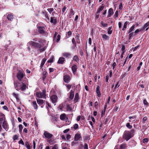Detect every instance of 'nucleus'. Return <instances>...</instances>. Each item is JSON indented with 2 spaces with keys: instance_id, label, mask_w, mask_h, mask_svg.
Returning a JSON list of instances; mask_svg holds the SVG:
<instances>
[{
  "instance_id": "obj_30",
  "label": "nucleus",
  "mask_w": 149,
  "mask_h": 149,
  "mask_svg": "<svg viewBox=\"0 0 149 149\" xmlns=\"http://www.w3.org/2000/svg\"><path fill=\"white\" fill-rule=\"evenodd\" d=\"M42 74L43 75L42 78L43 80H44L46 78L47 76V73L46 71H44L43 72Z\"/></svg>"
},
{
  "instance_id": "obj_28",
  "label": "nucleus",
  "mask_w": 149,
  "mask_h": 149,
  "mask_svg": "<svg viewBox=\"0 0 149 149\" xmlns=\"http://www.w3.org/2000/svg\"><path fill=\"white\" fill-rule=\"evenodd\" d=\"M79 99V96L78 94H76L75 95L74 100L75 102H77L78 100Z\"/></svg>"
},
{
  "instance_id": "obj_48",
  "label": "nucleus",
  "mask_w": 149,
  "mask_h": 149,
  "mask_svg": "<svg viewBox=\"0 0 149 149\" xmlns=\"http://www.w3.org/2000/svg\"><path fill=\"white\" fill-rule=\"evenodd\" d=\"M18 136L17 135H14L13 136V140H16L17 139H18Z\"/></svg>"
},
{
  "instance_id": "obj_22",
  "label": "nucleus",
  "mask_w": 149,
  "mask_h": 149,
  "mask_svg": "<svg viewBox=\"0 0 149 149\" xmlns=\"http://www.w3.org/2000/svg\"><path fill=\"white\" fill-rule=\"evenodd\" d=\"M102 38L104 40H109V37L105 34H103L102 36Z\"/></svg>"
},
{
  "instance_id": "obj_46",
  "label": "nucleus",
  "mask_w": 149,
  "mask_h": 149,
  "mask_svg": "<svg viewBox=\"0 0 149 149\" xmlns=\"http://www.w3.org/2000/svg\"><path fill=\"white\" fill-rule=\"evenodd\" d=\"M79 127V126L77 124H75L74 125V128L75 130L77 129Z\"/></svg>"
},
{
  "instance_id": "obj_61",
  "label": "nucleus",
  "mask_w": 149,
  "mask_h": 149,
  "mask_svg": "<svg viewBox=\"0 0 149 149\" xmlns=\"http://www.w3.org/2000/svg\"><path fill=\"white\" fill-rule=\"evenodd\" d=\"M71 138V136L70 134H67L66 136V139H69Z\"/></svg>"
},
{
  "instance_id": "obj_7",
  "label": "nucleus",
  "mask_w": 149,
  "mask_h": 149,
  "mask_svg": "<svg viewBox=\"0 0 149 149\" xmlns=\"http://www.w3.org/2000/svg\"><path fill=\"white\" fill-rule=\"evenodd\" d=\"M43 135L45 136V138L48 139H50L53 136L52 134L47 131H45Z\"/></svg>"
},
{
  "instance_id": "obj_36",
  "label": "nucleus",
  "mask_w": 149,
  "mask_h": 149,
  "mask_svg": "<svg viewBox=\"0 0 149 149\" xmlns=\"http://www.w3.org/2000/svg\"><path fill=\"white\" fill-rule=\"evenodd\" d=\"M126 147V145L125 144H122L120 145V149H125Z\"/></svg>"
},
{
  "instance_id": "obj_15",
  "label": "nucleus",
  "mask_w": 149,
  "mask_h": 149,
  "mask_svg": "<svg viewBox=\"0 0 149 149\" xmlns=\"http://www.w3.org/2000/svg\"><path fill=\"white\" fill-rule=\"evenodd\" d=\"M57 22V20L56 18L54 17H51L50 19V22L51 23H53L54 24H56Z\"/></svg>"
},
{
  "instance_id": "obj_26",
  "label": "nucleus",
  "mask_w": 149,
  "mask_h": 149,
  "mask_svg": "<svg viewBox=\"0 0 149 149\" xmlns=\"http://www.w3.org/2000/svg\"><path fill=\"white\" fill-rule=\"evenodd\" d=\"M46 60V59L45 58H43L42 59L41 62V64L40 65V67L41 68H41L43 66L44 64H45V62Z\"/></svg>"
},
{
  "instance_id": "obj_50",
  "label": "nucleus",
  "mask_w": 149,
  "mask_h": 149,
  "mask_svg": "<svg viewBox=\"0 0 149 149\" xmlns=\"http://www.w3.org/2000/svg\"><path fill=\"white\" fill-rule=\"evenodd\" d=\"M116 62H113L112 65V68H113V70H114V68H115V66H116Z\"/></svg>"
},
{
  "instance_id": "obj_20",
  "label": "nucleus",
  "mask_w": 149,
  "mask_h": 149,
  "mask_svg": "<svg viewBox=\"0 0 149 149\" xmlns=\"http://www.w3.org/2000/svg\"><path fill=\"white\" fill-rule=\"evenodd\" d=\"M2 127L3 128L6 130L7 131L8 130V127H7V124L5 122H3Z\"/></svg>"
},
{
  "instance_id": "obj_63",
  "label": "nucleus",
  "mask_w": 149,
  "mask_h": 149,
  "mask_svg": "<svg viewBox=\"0 0 149 149\" xmlns=\"http://www.w3.org/2000/svg\"><path fill=\"white\" fill-rule=\"evenodd\" d=\"M66 8L65 6H64L62 10V11L63 13H64L65 10H66Z\"/></svg>"
},
{
  "instance_id": "obj_1",
  "label": "nucleus",
  "mask_w": 149,
  "mask_h": 149,
  "mask_svg": "<svg viewBox=\"0 0 149 149\" xmlns=\"http://www.w3.org/2000/svg\"><path fill=\"white\" fill-rule=\"evenodd\" d=\"M45 40L40 39H39L38 41V43L35 42L33 41H31L29 42L27 45L28 47V49L29 51H30L31 48L30 46H31V47L33 46L38 49H40L42 47L45 43Z\"/></svg>"
},
{
  "instance_id": "obj_34",
  "label": "nucleus",
  "mask_w": 149,
  "mask_h": 149,
  "mask_svg": "<svg viewBox=\"0 0 149 149\" xmlns=\"http://www.w3.org/2000/svg\"><path fill=\"white\" fill-rule=\"evenodd\" d=\"M135 25H133L132 27L130 28V29L129 32L128 33H130L132 31L134 30L135 28Z\"/></svg>"
},
{
  "instance_id": "obj_51",
  "label": "nucleus",
  "mask_w": 149,
  "mask_h": 149,
  "mask_svg": "<svg viewBox=\"0 0 149 149\" xmlns=\"http://www.w3.org/2000/svg\"><path fill=\"white\" fill-rule=\"evenodd\" d=\"M18 143L19 144H22V145H24V143L23 141L21 139L18 142Z\"/></svg>"
},
{
  "instance_id": "obj_24",
  "label": "nucleus",
  "mask_w": 149,
  "mask_h": 149,
  "mask_svg": "<svg viewBox=\"0 0 149 149\" xmlns=\"http://www.w3.org/2000/svg\"><path fill=\"white\" fill-rule=\"evenodd\" d=\"M36 99L37 102L39 104L41 105L44 103V101L42 100L38 99H37V98Z\"/></svg>"
},
{
  "instance_id": "obj_55",
  "label": "nucleus",
  "mask_w": 149,
  "mask_h": 149,
  "mask_svg": "<svg viewBox=\"0 0 149 149\" xmlns=\"http://www.w3.org/2000/svg\"><path fill=\"white\" fill-rule=\"evenodd\" d=\"M72 43L74 45H76L75 41L74 38H72Z\"/></svg>"
},
{
  "instance_id": "obj_49",
  "label": "nucleus",
  "mask_w": 149,
  "mask_h": 149,
  "mask_svg": "<svg viewBox=\"0 0 149 149\" xmlns=\"http://www.w3.org/2000/svg\"><path fill=\"white\" fill-rule=\"evenodd\" d=\"M65 121L66 122V123L67 125H69L70 123V121L69 120H68V118H67L66 119H65Z\"/></svg>"
},
{
  "instance_id": "obj_62",
  "label": "nucleus",
  "mask_w": 149,
  "mask_h": 149,
  "mask_svg": "<svg viewBox=\"0 0 149 149\" xmlns=\"http://www.w3.org/2000/svg\"><path fill=\"white\" fill-rule=\"evenodd\" d=\"M125 46L124 45H123L122 46V48H121V50L122 51V52H124V50H125Z\"/></svg>"
},
{
  "instance_id": "obj_56",
  "label": "nucleus",
  "mask_w": 149,
  "mask_h": 149,
  "mask_svg": "<svg viewBox=\"0 0 149 149\" xmlns=\"http://www.w3.org/2000/svg\"><path fill=\"white\" fill-rule=\"evenodd\" d=\"M96 93H100V92L99 90V86H97V88H96Z\"/></svg>"
},
{
  "instance_id": "obj_37",
  "label": "nucleus",
  "mask_w": 149,
  "mask_h": 149,
  "mask_svg": "<svg viewBox=\"0 0 149 149\" xmlns=\"http://www.w3.org/2000/svg\"><path fill=\"white\" fill-rule=\"evenodd\" d=\"M25 146L28 149H31V146L29 145L28 142H26L25 143Z\"/></svg>"
},
{
  "instance_id": "obj_44",
  "label": "nucleus",
  "mask_w": 149,
  "mask_h": 149,
  "mask_svg": "<svg viewBox=\"0 0 149 149\" xmlns=\"http://www.w3.org/2000/svg\"><path fill=\"white\" fill-rule=\"evenodd\" d=\"M48 11L50 14L54 10L53 8H49L47 9Z\"/></svg>"
},
{
  "instance_id": "obj_54",
  "label": "nucleus",
  "mask_w": 149,
  "mask_h": 149,
  "mask_svg": "<svg viewBox=\"0 0 149 149\" xmlns=\"http://www.w3.org/2000/svg\"><path fill=\"white\" fill-rule=\"evenodd\" d=\"M74 97V94H70L69 97L71 99H72Z\"/></svg>"
},
{
  "instance_id": "obj_19",
  "label": "nucleus",
  "mask_w": 149,
  "mask_h": 149,
  "mask_svg": "<svg viewBox=\"0 0 149 149\" xmlns=\"http://www.w3.org/2000/svg\"><path fill=\"white\" fill-rule=\"evenodd\" d=\"M13 16L12 14H9L7 16V18L8 20L10 21L13 20Z\"/></svg>"
},
{
  "instance_id": "obj_64",
  "label": "nucleus",
  "mask_w": 149,
  "mask_h": 149,
  "mask_svg": "<svg viewBox=\"0 0 149 149\" xmlns=\"http://www.w3.org/2000/svg\"><path fill=\"white\" fill-rule=\"evenodd\" d=\"M49 72L51 73L53 72L54 69L53 68H50L49 69Z\"/></svg>"
},
{
  "instance_id": "obj_57",
  "label": "nucleus",
  "mask_w": 149,
  "mask_h": 149,
  "mask_svg": "<svg viewBox=\"0 0 149 149\" xmlns=\"http://www.w3.org/2000/svg\"><path fill=\"white\" fill-rule=\"evenodd\" d=\"M28 129L26 128H24L23 131V132L25 133H27L28 132Z\"/></svg>"
},
{
  "instance_id": "obj_41",
  "label": "nucleus",
  "mask_w": 149,
  "mask_h": 149,
  "mask_svg": "<svg viewBox=\"0 0 149 149\" xmlns=\"http://www.w3.org/2000/svg\"><path fill=\"white\" fill-rule=\"evenodd\" d=\"M13 96L15 97L16 99L17 100H19L18 95L17 94H13Z\"/></svg>"
},
{
  "instance_id": "obj_45",
  "label": "nucleus",
  "mask_w": 149,
  "mask_h": 149,
  "mask_svg": "<svg viewBox=\"0 0 149 149\" xmlns=\"http://www.w3.org/2000/svg\"><path fill=\"white\" fill-rule=\"evenodd\" d=\"M58 144H55L53 147H52V149H58Z\"/></svg>"
},
{
  "instance_id": "obj_35",
  "label": "nucleus",
  "mask_w": 149,
  "mask_h": 149,
  "mask_svg": "<svg viewBox=\"0 0 149 149\" xmlns=\"http://www.w3.org/2000/svg\"><path fill=\"white\" fill-rule=\"evenodd\" d=\"M54 59V56H52L50 59L48 60L47 62L49 63H52L53 62Z\"/></svg>"
},
{
  "instance_id": "obj_13",
  "label": "nucleus",
  "mask_w": 149,
  "mask_h": 149,
  "mask_svg": "<svg viewBox=\"0 0 149 149\" xmlns=\"http://www.w3.org/2000/svg\"><path fill=\"white\" fill-rule=\"evenodd\" d=\"M71 69L74 75H75L77 71V66L76 65L74 64L72 66Z\"/></svg>"
},
{
  "instance_id": "obj_16",
  "label": "nucleus",
  "mask_w": 149,
  "mask_h": 149,
  "mask_svg": "<svg viewBox=\"0 0 149 149\" xmlns=\"http://www.w3.org/2000/svg\"><path fill=\"white\" fill-rule=\"evenodd\" d=\"M65 61V58L63 57H61L59 58L58 61V63L59 64H62Z\"/></svg>"
},
{
  "instance_id": "obj_47",
  "label": "nucleus",
  "mask_w": 149,
  "mask_h": 149,
  "mask_svg": "<svg viewBox=\"0 0 149 149\" xmlns=\"http://www.w3.org/2000/svg\"><path fill=\"white\" fill-rule=\"evenodd\" d=\"M142 30V29H141V30H139V29H137L134 32L135 35L137 33H139V32H140V31H141Z\"/></svg>"
},
{
  "instance_id": "obj_11",
  "label": "nucleus",
  "mask_w": 149,
  "mask_h": 149,
  "mask_svg": "<svg viewBox=\"0 0 149 149\" xmlns=\"http://www.w3.org/2000/svg\"><path fill=\"white\" fill-rule=\"evenodd\" d=\"M38 31L40 34H43L45 33V28L43 27H38Z\"/></svg>"
},
{
  "instance_id": "obj_33",
  "label": "nucleus",
  "mask_w": 149,
  "mask_h": 149,
  "mask_svg": "<svg viewBox=\"0 0 149 149\" xmlns=\"http://www.w3.org/2000/svg\"><path fill=\"white\" fill-rule=\"evenodd\" d=\"M75 38L76 40V42L78 43H80V41L79 37L78 35H76Z\"/></svg>"
},
{
  "instance_id": "obj_4",
  "label": "nucleus",
  "mask_w": 149,
  "mask_h": 149,
  "mask_svg": "<svg viewBox=\"0 0 149 149\" xmlns=\"http://www.w3.org/2000/svg\"><path fill=\"white\" fill-rule=\"evenodd\" d=\"M65 86L67 87L68 91L72 87V89L71 90L70 93H74L75 92H76L75 91V90L76 88L75 86L74 85H73L72 86L71 85L69 84L66 85Z\"/></svg>"
},
{
  "instance_id": "obj_40",
  "label": "nucleus",
  "mask_w": 149,
  "mask_h": 149,
  "mask_svg": "<svg viewBox=\"0 0 149 149\" xmlns=\"http://www.w3.org/2000/svg\"><path fill=\"white\" fill-rule=\"evenodd\" d=\"M19 131L20 132H21L23 129V127L22 125L20 124L19 125Z\"/></svg>"
},
{
  "instance_id": "obj_58",
  "label": "nucleus",
  "mask_w": 149,
  "mask_h": 149,
  "mask_svg": "<svg viewBox=\"0 0 149 149\" xmlns=\"http://www.w3.org/2000/svg\"><path fill=\"white\" fill-rule=\"evenodd\" d=\"M123 8V6L122 4L121 3L119 6V9L120 10L122 9Z\"/></svg>"
},
{
  "instance_id": "obj_27",
  "label": "nucleus",
  "mask_w": 149,
  "mask_h": 149,
  "mask_svg": "<svg viewBox=\"0 0 149 149\" xmlns=\"http://www.w3.org/2000/svg\"><path fill=\"white\" fill-rule=\"evenodd\" d=\"M73 60L77 63L79 61V58L76 55H75L74 56Z\"/></svg>"
},
{
  "instance_id": "obj_17",
  "label": "nucleus",
  "mask_w": 149,
  "mask_h": 149,
  "mask_svg": "<svg viewBox=\"0 0 149 149\" xmlns=\"http://www.w3.org/2000/svg\"><path fill=\"white\" fill-rule=\"evenodd\" d=\"M113 9L110 8L108 10V15L107 16V17L108 18L110 17L111 15H113Z\"/></svg>"
},
{
  "instance_id": "obj_14",
  "label": "nucleus",
  "mask_w": 149,
  "mask_h": 149,
  "mask_svg": "<svg viewBox=\"0 0 149 149\" xmlns=\"http://www.w3.org/2000/svg\"><path fill=\"white\" fill-rule=\"evenodd\" d=\"M74 138V141H77L79 140L80 139H81L80 134L78 133L77 134L75 135Z\"/></svg>"
},
{
  "instance_id": "obj_39",
  "label": "nucleus",
  "mask_w": 149,
  "mask_h": 149,
  "mask_svg": "<svg viewBox=\"0 0 149 149\" xmlns=\"http://www.w3.org/2000/svg\"><path fill=\"white\" fill-rule=\"evenodd\" d=\"M148 138H145L143 140V142L145 144L147 143L148 141Z\"/></svg>"
},
{
  "instance_id": "obj_53",
  "label": "nucleus",
  "mask_w": 149,
  "mask_h": 149,
  "mask_svg": "<svg viewBox=\"0 0 149 149\" xmlns=\"http://www.w3.org/2000/svg\"><path fill=\"white\" fill-rule=\"evenodd\" d=\"M67 108L68 111H71L72 110L71 108L70 107L69 105H67Z\"/></svg>"
},
{
  "instance_id": "obj_60",
  "label": "nucleus",
  "mask_w": 149,
  "mask_h": 149,
  "mask_svg": "<svg viewBox=\"0 0 149 149\" xmlns=\"http://www.w3.org/2000/svg\"><path fill=\"white\" fill-rule=\"evenodd\" d=\"M104 8V6H101L98 9L101 11Z\"/></svg>"
},
{
  "instance_id": "obj_5",
  "label": "nucleus",
  "mask_w": 149,
  "mask_h": 149,
  "mask_svg": "<svg viewBox=\"0 0 149 149\" xmlns=\"http://www.w3.org/2000/svg\"><path fill=\"white\" fill-rule=\"evenodd\" d=\"M24 76V74L23 72L19 70L17 74V77L18 79L21 81L22 79L23 78Z\"/></svg>"
},
{
  "instance_id": "obj_2",
  "label": "nucleus",
  "mask_w": 149,
  "mask_h": 149,
  "mask_svg": "<svg viewBox=\"0 0 149 149\" xmlns=\"http://www.w3.org/2000/svg\"><path fill=\"white\" fill-rule=\"evenodd\" d=\"M134 132V130L133 129L132 130L130 131H125L123 135V139L126 141H128L133 136V133Z\"/></svg>"
},
{
  "instance_id": "obj_6",
  "label": "nucleus",
  "mask_w": 149,
  "mask_h": 149,
  "mask_svg": "<svg viewBox=\"0 0 149 149\" xmlns=\"http://www.w3.org/2000/svg\"><path fill=\"white\" fill-rule=\"evenodd\" d=\"M61 38V36L60 35L58 34L56 32L54 34L53 39L54 40H55L56 42H58L60 40Z\"/></svg>"
},
{
  "instance_id": "obj_25",
  "label": "nucleus",
  "mask_w": 149,
  "mask_h": 149,
  "mask_svg": "<svg viewBox=\"0 0 149 149\" xmlns=\"http://www.w3.org/2000/svg\"><path fill=\"white\" fill-rule=\"evenodd\" d=\"M32 105L34 109H38V106L36 103V101H33L32 102Z\"/></svg>"
},
{
  "instance_id": "obj_59",
  "label": "nucleus",
  "mask_w": 149,
  "mask_h": 149,
  "mask_svg": "<svg viewBox=\"0 0 149 149\" xmlns=\"http://www.w3.org/2000/svg\"><path fill=\"white\" fill-rule=\"evenodd\" d=\"M84 149H88V146L86 143L84 144Z\"/></svg>"
},
{
  "instance_id": "obj_12",
  "label": "nucleus",
  "mask_w": 149,
  "mask_h": 149,
  "mask_svg": "<svg viewBox=\"0 0 149 149\" xmlns=\"http://www.w3.org/2000/svg\"><path fill=\"white\" fill-rule=\"evenodd\" d=\"M63 56L66 58H70L71 56V54L69 52H64L62 53Z\"/></svg>"
},
{
  "instance_id": "obj_52",
  "label": "nucleus",
  "mask_w": 149,
  "mask_h": 149,
  "mask_svg": "<svg viewBox=\"0 0 149 149\" xmlns=\"http://www.w3.org/2000/svg\"><path fill=\"white\" fill-rule=\"evenodd\" d=\"M93 50H94V52L95 53V56H96V55L97 54V52H96V47L95 45L94 46V47Z\"/></svg>"
},
{
  "instance_id": "obj_3",
  "label": "nucleus",
  "mask_w": 149,
  "mask_h": 149,
  "mask_svg": "<svg viewBox=\"0 0 149 149\" xmlns=\"http://www.w3.org/2000/svg\"><path fill=\"white\" fill-rule=\"evenodd\" d=\"M14 84L15 88L17 90H21V91H23L26 88V85L23 82H21V84L15 82Z\"/></svg>"
},
{
  "instance_id": "obj_10",
  "label": "nucleus",
  "mask_w": 149,
  "mask_h": 149,
  "mask_svg": "<svg viewBox=\"0 0 149 149\" xmlns=\"http://www.w3.org/2000/svg\"><path fill=\"white\" fill-rule=\"evenodd\" d=\"M50 98L53 103H55L57 101V97L56 95H53L51 96Z\"/></svg>"
},
{
  "instance_id": "obj_8",
  "label": "nucleus",
  "mask_w": 149,
  "mask_h": 149,
  "mask_svg": "<svg viewBox=\"0 0 149 149\" xmlns=\"http://www.w3.org/2000/svg\"><path fill=\"white\" fill-rule=\"evenodd\" d=\"M36 96L37 99L46 98V94H36Z\"/></svg>"
},
{
  "instance_id": "obj_31",
  "label": "nucleus",
  "mask_w": 149,
  "mask_h": 149,
  "mask_svg": "<svg viewBox=\"0 0 149 149\" xmlns=\"http://www.w3.org/2000/svg\"><path fill=\"white\" fill-rule=\"evenodd\" d=\"M101 24L102 25L101 27H105L107 26L108 24L107 23H105L103 21H101Z\"/></svg>"
},
{
  "instance_id": "obj_42",
  "label": "nucleus",
  "mask_w": 149,
  "mask_h": 149,
  "mask_svg": "<svg viewBox=\"0 0 149 149\" xmlns=\"http://www.w3.org/2000/svg\"><path fill=\"white\" fill-rule=\"evenodd\" d=\"M126 126V127L129 129H131L132 127V126L130 125V124L129 123H127Z\"/></svg>"
},
{
  "instance_id": "obj_18",
  "label": "nucleus",
  "mask_w": 149,
  "mask_h": 149,
  "mask_svg": "<svg viewBox=\"0 0 149 149\" xmlns=\"http://www.w3.org/2000/svg\"><path fill=\"white\" fill-rule=\"evenodd\" d=\"M60 119L62 120H65L67 118L66 114L65 113H63V114L61 115L60 116Z\"/></svg>"
},
{
  "instance_id": "obj_32",
  "label": "nucleus",
  "mask_w": 149,
  "mask_h": 149,
  "mask_svg": "<svg viewBox=\"0 0 149 149\" xmlns=\"http://www.w3.org/2000/svg\"><path fill=\"white\" fill-rule=\"evenodd\" d=\"M112 29V26H110L108 28V33L109 34H111L112 33V30H111Z\"/></svg>"
},
{
  "instance_id": "obj_43",
  "label": "nucleus",
  "mask_w": 149,
  "mask_h": 149,
  "mask_svg": "<svg viewBox=\"0 0 149 149\" xmlns=\"http://www.w3.org/2000/svg\"><path fill=\"white\" fill-rule=\"evenodd\" d=\"M118 15V10H116L114 15V17H117Z\"/></svg>"
},
{
  "instance_id": "obj_9",
  "label": "nucleus",
  "mask_w": 149,
  "mask_h": 149,
  "mask_svg": "<svg viewBox=\"0 0 149 149\" xmlns=\"http://www.w3.org/2000/svg\"><path fill=\"white\" fill-rule=\"evenodd\" d=\"M63 80L66 83H68L70 80V77L67 75H64Z\"/></svg>"
},
{
  "instance_id": "obj_23",
  "label": "nucleus",
  "mask_w": 149,
  "mask_h": 149,
  "mask_svg": "<svg viewBox=\"0 0 149 149\" xmlns=\"http://www.w3.org/2000/svg\"><path fill=\"white\" fill-rule=\"evenodd\" d=\"M74 14V11L72 9V8L71 10L69 13V17L70 18H71L72 17V16Z\"/></svg>"
},
{
  "instance_id": "obj_29",
  "label": "nucleus",
  "mask_w": 149,
  "mask_h": 149,
  "mask_svg": "<svg viewBox=\"0 0 149 149\" xmlns=\"http://www.w3.org/2000/svg\"><path fill=\"white\" fill-rule=\"evenodd\" d=\"M128 23V22L127 21L125 22V23L124 24L123 27V29H122V30L123 31L125 30V29L127 28V25Z\"/></svg>"
},
{
  "instance_id": "obj_21",
  "label": "nucleus",
  "mask_w": 149,
  "mask_h": 149,
  "mask_svg": "<svg viewBox=\"0 0 149 149\" xmlns=\"http://www.w3.org/2000/svg\"><path fill=\"white\" fill-rule=\"evenodd\" d=\"M149 26V21L146 23L142 27L141 29L142 30L144 29L145 28L147 27H148Z\"/></svg>"
},
{
  "instance_id": "obj_38",
  "label": "nucleus",
  "mask_w": 149,
  "mask_h": 149,
  "mask_svg": "<svg viewBox=\"0 0 149 149\" xmlns=\"http://www.w3.org/2000/svg\"><path fill=\"white\" fill-rule=\"evenodd\" d=\"M129 33V38L131 39V38L133 36L135 35V34L134 33V32H131L130 33Z\"/></svg>"
}]
</instances>
